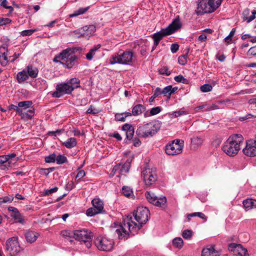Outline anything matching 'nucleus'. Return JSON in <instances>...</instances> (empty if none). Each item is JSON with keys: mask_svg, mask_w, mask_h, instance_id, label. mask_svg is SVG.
I'll use <instances>...</instances> for the list:
<instances>
[{"mask_svg": "<svg viewBox=\"0 0 256 256\" xmlns=\"http://www.w3.org/2000/svg\"><path fill=\"white\" fill-rule=\"evenodd\" d=\"M150 212L146 207L138 206L134 212L135 220L138 223L134 222L132 220L131 216H127L124 219L122 224L114 223L110 227V231L112 233L116 234L118 238H125L128 235L129 232L134 234L148 220Z\"/></svg>", "mask_w": 256, "mask_h": 256, "instance_id": "f257e3e1", "label": "nucleus"}, {"mask_svg": "<svg viewBox=\"0 0 256 256\" xmlns=\"http://www.w3.org/2000/svg\"><path fill=\"white\" fill-rule=\"evenodd\" d=\"M244 138L242 134H234L229 136L223 144L222 150L230 156H236L240 149Z\"/></svg>", "mask_w": 256, "mask_h": 256, "instance_id": "f03ea898", "label": "nucleus"}, {"mask_svg": "<svg viewBox=\"0 0 256 256\" xmlns=\"http://www.w3.org/2000/svg\"><path fill=\"white\" fill-rule=\"evenodd\" d=\"M78 50L76 48H68L64 50L58 55H56L54 62H60L65 68H71L75 64L76 62L78 59L75 52Z\"/></svg>", "mask_w": 256, "mask_h": 256, "instance_id": "7ed1b4c3", "label": "nucleus"}, {"mask_svg": "<svg viewBox=\"0 0 256 256\" xmlns=\"http://www.w3.org/2000/svg\"><path fill=\"white\" fill-rule=\"evenodd\" d=\"M182 27V24L178 18H175L172 22L166 28L162 29L160 31L152 35L154 40V48H156L162 38L170 35Z\"/></svg>", "mask_w": 256, "mask_h": 256, "instance_id": "20e7f679", "label": "nucleus"}, {"mask_svg": "<svg viewBox=\"0 0 256 256\" xmlns=\"http://www.w3.org/2000/svg\"><path fill=\"white\" fill-rule=\"evenodd\" d=\"M161 127V122L155 120L140 126L136 131V134L140 138H146L154 135Z\"/></svg>", "mask_w": 256, "mask_h": 256, "instance_id": "39448f33", "label": "nucleus"}, {"mask_svg": "<svg viewBox=\"0 0 256 256\" xmlns=\"http://www.w3.org/2000/svg\"><path fill=\"white\" fill-rule=\"evenodd\" d=\"M222 0H198L196 13L198 15L214 12L221 4Z\"/></svg>", "mask_w": 256, "mask_h": 256, "instance_id": "423d86ee", "label": "nucleus"}, {"mask_svg": "<svg viewBox=\"0 0 256 256\" xmlns=\"http://www.w3.org/2000/svg\"><path fill=\"white\" fill-rule=\"evenodd\" d=\"M134 56V53L131 51L120 50L111 56L109 63L112 65L116 64L130 65L133 62Z\"/></svg>", "mask_w": 256, "mask_h": 256, "instance_id": "0eeeda50", "label": "nucleus"}, {"mask_svg": "<svg viewBox=\"0 0 256 256\" xmlns=\"http://www.w3.org/2000/svg\"><path fill=\"white\" fill-rule=\"evenodd\" d=\"M184 146L183 140L176 139L166 146L165 152L169 156L178 155L182 152Z\"/></svg>", "mask_w": 256, "mask_h": 256, "instance_id": "6e6552de", "label": "nucleus"}, {"mask_svg": "<svg viewBox=\"0 0 256 256\" xmlns=\"http://www.w3.org/2000/svg\"><path fill=\"white\" fill-rule=\"evenodd\" d=\"M94 243L99 250L106 252L111 250L114 245L113 240L102 236H98Z\"/></svg>", "mask_w": 256, "mask_h": 256, "instance_id": "1a4fd4ad", "label": "nucleus"}, {"mask_svg": "<svg viewBox=\"0 0 256 256\" xmlns=\"http://www.w3.org/2000/svg\"><path fill=\"white\" fill-rule=\"evenodd\" d=\"M75 240L84 243L86 248H90L92 246V238L90 233L86 230H76L74 231Z\"/></svg>", "mask_w": 256, "mask_h": 256, "instance_id": "9d476101", "label": "nucleus"}, {"mask_svg": "<svg viewBox=\"0 0 256 256\" xmlns=\"http://www.w3.org/2000/svg\"><path fill=\"white\" fill-rule=\"evenodd\" d=\"M6 250L10 256H16L22 250L20 246L17 238L12 237L6 241Z\"/></svg>", "mask_w": 256, "mask_h": 256, "instance_id": "9b49d317", "label": "nucleus"}, {"mask_svg": "<svg viewBox=\"0 0 256 256\" xmlns=\"http://www.w3.org/2000/svg\"><path fill=\"white\" fill-rule=\"evenodd\" d=\"M56 90L52 92V96L55 98H60L64 94H69L72 92V89L68 82L58 83L56 88Z\"/></svg>", "mask_w": 256, "mask_h": 256, "instance_id": "f8f14e48", "label": "nucleus"}, {"mask_svg": "<svg viewBox=\"0 0 256 256\" xmlns=\"http://www.w3.org/2000/svg\"><path fill=\"white\" fill-rule=\"evenodd\" d=\"M142 176L146 186H150L155 183L157 180V175L155 169L146 168L142 172Z\"/></svg>", "mask_w": 256, "mask_h": 256, "instance_id": "ddd939ff", "label": "nucleus"}, {"mask_svg": "<svg viewBox=\"0 0 256 256\" xmlns=\"http://www.w3.org/2000/svg\"><path fill=\"white\" fill-rule=\"evenodd\" d=\"M145 196L148 202L156 206H162L166 204V198L165 196L158 198L150 192H146Z\"/></svg>", "mask_w": 256, "mask_h": 256, "instance_id": "4468645a", "label": "nucleus"}, {"mask_svg": "<svg viewBox=\"0 0 256 256\" xmlns=\"http://www.w3.org/2000/svg\"><path fill=\"white\" fill-rule=\"evenodd\" d=\"M244 154L248 156H256V137L246 142L245 147L242 150Z\"/></svg>", "mask_w": 256, "mask_h": 256, "instance_id": "2eb2a0df", "label": "nucleus"}, {"mask_svg": "<svg viewBox=\"0 0 256 256\" xmlns=\"http://www.w3.org/2000/svg\"><path fill=\"white\" fill-rule=\"evenodd\" d=\"M96 30L94 25L85 26L76 32L78 37H84L86 38L92 36Z\"/></svg>", "mask_w": 256, "mask_h": 256, "instance_id": "dca6fc26", "label": "nucleus"}, {"mask_svg": "<svg viewBox=\"0 0 256 256\" xmlns=\"http://www.w3.org/2000/svg\"><path fill=\"white\" fill-rule=\"evenodd\" d=\"M228 250L234 254L240 256H248L246 248H244L241 244L236 243H230L228 245Z\"/></svg>", "mask_w": 256, "mask_h": 256, "instance_id": "f3484780", "label": "nucleus"}, {"mask_svg": "<svg viewBox=\"0 0 256 256\" xmlns=\"http://www.w3.org/2000/svg\"><path fill=\"white\" fill-rule=\"evenodd\" d=\"M122 130L126 132V134L128 140H130L132 138L134 133V129L132 125L126 124L122 126Z\"/></svg>", "mask_w": 256, "mask_h": 256, "instance_id": "a211bd4d", "label": "nucleus"}, {"mask_svg": "<svg viewBox=\"0 0 256 256\" xmlns=\"http://www.w3.org/2000/svg\"><path fill=\"white\" fill-rule=\"evenodd\" d=\"M250 10L248 8L245 9L243 12H242V16H243V20L244 21H246L247 22L249 23L252 20H253L256 16L255 15L256 14V10H253L252 12V14L248 16L250 14Z\"/></svg>", "mask_w": 256, "mask_h": 256, "instance_id": "6ab92c4d", "label": "nucleus"}, {"mask_svg": "<svg viewBox=\"0 0 256 256\" xmlns=\"http://www.w3.org/2000/svg\"><path fill=\"white\" fill-rule=\"evenodd\" d=\"M10 166V162L8 161L6 155L0 156V169L8 170Z\"/></svg>", "mask_w": 256, "mask_h": 256, "instance_id": "aec40b11", "label": "nucleus"}, {"mask_svg": "<svg viewBox=\"0 0 256 256\" xmlns=\"http://www.w3.org/2000/svg\"><path fill=\"white\" fill-rule=\"evenodd\" d=\"M242 204L246 210L256 208V200L247 198L243 201Z\"/></svg>", "mask_w": 256, "mask_h": 256, "instance_id": "412c9836", "label": "nucleus"}, {"mask_svg": "<svg viewBox=\"0 0 256 256\" xmlns=\"http://www.w3.org/2000/svg\"><path fill=\"white\" fill-rule=\"evenodd\" d=\"M191 148L194 150L197 149L200 147L203 143V139L198 136H194L191 138Z\"/></svg>", "mask_w": 256, "mask_h": 256, "instance_id": "4be33fe9", "label": "nucleus"}, {"mask_svg": "<svg viewBox=\"0 0 256 256\" xmlns=\"http://www.w3.org/2000/svg\"><path fill=\"white\" fill-rule=\"evenodd\" d=\"M38 234L34 232L28 230L25 234V238L26 241L28 242L32 243L34 242L38 237Z\"/></svg>", "mask_w": 256, "mask_h": 256, "instance_id": "5701e85b", "label": "nucleus"}, {"mask_svg": "<svg viewBox=\"0 0 256 256\" xmlns=\"http://www.w3.org/2000/svg\"><path fill=\"white\" fill-rule=\"evenodd\" d=\"M34 114V108H31L28 110L26 112L22 110L20 112V116H21L22 119L24 120H28L31 119Z\"/></svg>", "mask_w": 256, "mask_h": 256, "instance_id": "b1692460", "label": "nucleus"}, {"mask_svg": "<svg viewBox=\"0 0 256 256\" xmlns=\"http://www.w3.org/2000/svg\"><path fill=\"white\" fill-rule=\"evenodd\" d=\"M202 256H218V252L216 251L212 246L208 248H204L202 250Z\"/></svg>", "mask_w": 256, "mask_h": 256, "instance_id": "393cba45", "label": "nucleus"}, {"mask_svg": "<svg viewBox=\"0 0 256 256\" xmlns=\"http://www.w3.org/2000/svg\"><path fill=\"white\" fill-rule=\"evenodd\" d=\"M92 204L98 212H102L104 209V204L102 200L100 198H96L92 200Z\"/></svg>", "mask_w": 256, "mask_h": 256, "instance_id": "a878e982", "label": "nucleus"}, {"mask_svg": "<svg viewBox=\"0 0 256 256\" xmlns=\"http://www.w3.org/2000/svg\"><path fill=\"white\" fill-rule=\"evenodd\" d=\"M100 47L101 44H100L94 46V47L90 50L89 52L86 54V59L88 60H92L94 56L96 54V52L100 48Z\"/></svg>", "mask_w": 256, "mask_h": 256, "instance_id": "bb28decb", "label": "nucleus"}, {"mask_svg": "<svg viewBox=\"0 0 256 256\" xmlns=\"http://www.w3.org/2000/svg\"><path fill=\"white\" fill-rule=\"evenodd\" d=\"M26 72H27V74H28V76H29L32 78H36L38 74V69L32 66H28L26 68Z\"/></svg>", "mask_w": 256, "mask_h": 256, "instance_id": "cd10ccee", "label": "nucleus"}, {"mask_svg": "<svg viewBox=\"0 0 256 256\" xmlns=\"http://www.w3.org/2000/svg\"><path fill=\"white\" fill-rule=\"evenodd\" d=\"M145 110V107L144 105L138 104L134 106L132 110V115L136 116L141 114L142 112Z\"/></svg>", "mask_w": 256, "mask_h": 256, "instance_id": "c85d7f7f", "label": "nucleus"}, {"mask_svg": "<svg viewBox=\"0 0 256 256\" xmlns=\"http://www.w3.org/2000/svg\"><path fill=\"white\" fill-rule=\"evenodd\" d=\"M178 90V87H172V86L169 85L162 90V93L164 95L168 94V98H170V95L174 93Z\"/></svg>", "mask_w": 256, "mask_h": 256, "instance_id": "c756f323", "label": "nucleus"}, {"mask_svg": "<svg viewBox=\"0 0 256 256\" xmlns=\"http://www.w3.org/2000/svg\"><path fill=\"white\" fill-rule=\"evenodd\" d=\"M28 76L26 70H23L22 72H18L16 76V80L19 84L24 82L26 80H28Z\"/></svg>", "mask_w": 256, "mask_h": 256, "instance_id": "7c9ffc66", "label": "nucleus"}, {"mask_svg": "<svg viewBox=\"0 0 256 256\" xmlns=\"http://www.w3.org/2000/svg\"><path fill=\"white\" fill-rule=\"evenodd\" d=\"M77 144L76 140L74 138H70L66 142L62 143V146H65L68 148H71L74 147Z\"/></svg>", "mask_w": 256, "mask_h": 256, "instance_id": "2f4dec72", "label": "nucleus"}, {"mask_svg": "<svg viewBox=\"0 0 256 256\" xmlns=\"http://www.w3.org/2000/svg\"><path fill=\"white\" fill-rule=\"evenodd\" d=\"M69 86L72 88V91L75 88H78L80 86V80L79 79L76 78H70L68 81L67 82Z\"/></svg>", "mask_w": 256, "mask_h": 256, "instance_id": "473e14b6", "label": "nucleus"}, {"mask_svg": "<svg viewBox=\"0 0 256 256\" xmlns=\"http://www.w3.org/2000/svg\"><path fill=\"white\" fill-rule=\"evenodd\" d=\"M32 104V101L26 100L20 102L18 103V106L22 112L26 110L27 108H30Z\"/></svg>", "mask_w": 256, "mask_h": 256, "instance_id": "72a5a7b5", "label": "nucleus"}, {"mask_svg": "<svg viewBox=\"0 0 256 256\" xmlns=\"http://www.w3.org/2000/svg\"><path fill=\"white\" fill-rule=\"evenodd\" d=\"M118 166H120V168H119V174H123L128 172L130 168L129 163H125L124 164H119Z\"/></svg>", "mask_w": 256, "mask_h": 256, "instance_id": "f704fd0d", "label": "nucleus"}, {"mask_svg": "<svg viewBox=\"0 0 256 256\" xmlns=\"http://www.w3.org/2000/svg\"><path fill=\"white\" fill-rule=\"evenodd\" d=\"M132 114L130 112H124L121 114H116L115 115V119L117 121L124 122L126 118L128 116H131Z\"/></svg>", "mask_w": 256, "mask_h": 256, "instance_id": "c9c22d12", "label": "nucleus"}, {"mask_svg": "<svg viewBox=\"0 0 256 256\" xmlns=\"http://www.w3.org/2000/svg\"><path fill=\"white\" fill-rule=\"evenodd\" d=\"M7 52H4L0 54V62L3 66L7 65L8 62Z\"/></svg>", "mask_w": 256, "mask_h": 256, "instance_id": "e433bc0d", "label": "nucleus"}, {"mask_svg": "<svg viewBox=\"0 0 256 256\" xmlns=\"http://www.w3.org/2000/svg\"><path fill=\"white\" fill-rule=\"evenodd\" d=\"M172 244L174 246L180 248H182L184 242L181 238L178 237L174 238L172 240Z\"/></svg>", "mask_w": 256, "mask_h": 256, "instance_id": "4c0bfd02", "label": "nucleus"}, {"mask_svg": "<svg viewBox=\"0 0 256 256\" xmlns=\"http://www.w3.org/2000/svg\"><path fill=\"white\" fill-rule=\"evenodd\" d=\"M122 193L128 198H130L133 195L132 190L130 187L126 186H124L122 187Z\"/></svg>", "mask_w": 256, "mask_h": 256, "instance_id": "58836bf2", "label": "nucleus"}, {"mask_svg": "<svg viewBox=\"0 0 256 256\" xmlns=\"http://www.w3.org/2000/svg\"><path fill=\"white\" fill-rule=\"evenodd\" d=\"M188 112L184 110V108H181L178 110L174 112L172 114V118H177L180 116L188 114Z\"/></svg>", "mask_w": 256, "mask_h": 256, "instance_id": "ea45409f", "label": "nucleus"}, {"mask_svg": "<svg viewBox=\"0 0 256 256\" xmlns=\"http://www.w3.org/2000/svg\"><path fill=\"white\" fill-rule=\"evenodd\" d=\"M174 80L176 82H182L184 84H188L189 83V80L185 78L182 75L180 74L178 76H176L174 78Z\"/></svg>", "mask_w": 256, "mask_h": 256, "instance_id": "a19ab883", "label": "nucleus"}, {"mask_svg": "<svg viewBox=\"0 0 256 256\" xmlns=\"http://www.w3.org/2000/svg\"><path fill=\"white\" fill-rule=\"evenodd\" d=\"M56 161L57 164H62L67 162V158L64 155L59 154L56 156Z\"/></svg>", "mask_w": 256, "mask_h": 256, "instance_id": "79ce46f5", "label": "nucleus"}, {"mask_svg": "<svg viewBox=\"0 0 256 256\" xmlns=\"http://www.w3.org/2000/svg\"><path fill=\"white\" fill-rule=\"evenodd\" d=\"M61 235L64 238H74V231H70L68 230H62L60 232Z\"/></svg>", "mask_w": 256, "mask_h": 256, "instance_id": "37998d69", "label": "nucleus"}, {"mask_svg": "<svg viewBox=\"0 0 256 256\" xmlns=\"http://www.w3.org/2000/svg\"><path fill=\"white\" fill-rule=\"evenodd\" d=\"M88 7L85 8H80L78 10L75 11L72 14H71L70 15V17H74L78 16V15L82 14L86 12L88 10Z\"/></svg>", "mask_w": 256, "mask_h": 256, "instance_id": "c03bdc74", "label": "nucleus"}, {"mask_svg": "<svg viewBox=\"0 0 256 256\" xmlns=\"http://www.w3.org/2000/svg\"><path fill=\"white\" fill-rule=\"evenodd\" d=\"M12 216L15 219V220L17 222H18L22 224H24V218L19 212L15 214H12Z\"/></svg>", "mask_w": 256, "mask_h": 256, "instance_id": "a18cd8bd", "label": "nucleus"}, {"mask_svg": "<svg viewBox=\"0 0 256 256\" xmlns=\"http://www.w3.org/2000/svg\"><path fill=\"white\" fill-rule=\"evenodd\" d=\"M188 54H184L180 56L178 58V62L180 64L184 66L187 63Z\"/></svg>", "mask_w": 256, "mask_h": 256, "instance_id": "49530a36", "label": "nucleus"}, {"mask_svg": "<svg viewBox=\"0 0 256 256\" xmlns=\"http://www.w3.org/2000/svg\"><path fill=\"white\" fill-rule=\"evenodd\" d=\"M13 199L12 196H6L0 198V204L6 202H11Z\"/></svg>", "mask_w": 256, "mask_h": 256, "instance_id": "de8ad7c7", "label": "nucleus"}, {"mask_svg": "<svg viewBox=\"0 0 256 256\" xmlns=\"http://www.w3.org/2000/svg\"><path fill=\"white\" fill-rule=\"evenodd\" d=\"M200 90L203 92H210L212 89V86L209 84H205L202 86L200 88Z\"/></svg>", "mask_w": 256, "mask_h": 256, "instance_id": "09e8293b", "label": "nucleus"}, {"mask_svg": "<svg viewBox=\"0 0 256 256\" xmlns=\"http://www.w3.org/2000/svg\"><path fill=\"white\" fill-rule=\"evenodd\" d=\"M99 213H100V212H98V210H96L94 208H92L88 209L86 212V215L89 216H94Z\"/></svg>", "mask_w": 256, "mask_h": 256, "instance_id": "8fccbe9b", "label": "nucleus"}, {"mask_svg": "<svg viewBox=\"0 0 256 256\" xmlns=\"http://www.w3.org/2000/svg\"><path fill=\"white\" fill-rule=\"evenodd\" d=\"M192 235V232L191 230H186L183 231L182 237L185 239H190Z\"/></svg>", "mask_w": 256, "mask_h": 256, "instance_id": "3c124183", "label": "nucleus"}, {"mask_svg": "<svg viewBox=\"0 0 256 256\" xmlns=\"http://www.w3.org/2000/svg\"><path fill=\"white\" fill-rule=\"evenodd\" d=\"M56 155L55 154H52L45 157V161L47 163L54 162L56 161Z\"/></svg>", "mask_w": 256, "mask_h": 256, "instance_id": "603ef678", "label": "nucleus"}, {"mask_svg": "<svg viewBox=\"0 0 256 256\" xmlns=\"http://www.w3.org/2000/svg\"><path fill=\"white\" fill-rule=\"evenodd\" d=\"M36 30V29L24 30L20 32V34L23 36H31Z\"/></svg>", "mask_w": 256, "mask_h": 256, "instance_id": "864d4df0", "label": "nucleus"}, {"mask_svg": "<svg viewBox=\"0 0 256 256\" xmlns=\"http://www.w3.org/2000/svg\"><path fill=\"white\" fill-rule=\"evenodd\" d=\"M158 72L160 74H165L166 76H169L171 73L167 66L162 67L159 70Z\"/></svg>", "mask_w": 256, "mask_h": 256, "instance_id": "5fc2aeb1", "label": "nucleus"}, {"mask_svg": "<svg viewBox=\"0 0 256 256\" xmlns=\"http://www.w3.org/2000/svg\"><path fill=\"white\" fill-rule=\"evenodd\" d=\"M86 175V173L84 170H81L79 171L76 176V183L79 182L80 180L84 177Z\"/></svg>", "mask_w": 256, "mask_h": 256, "instance_id": "6e6d98bb", "label": "nucleus"}, {"mask_svg": "<svg viewBox=\"0 0 256 256\" xmlns=\"http://www.w3.org/2000/svg\"><path fill=\"white\" fill-rule=\"evenodd\" d=\"M162 108L160 106H156L152 108L150 110V115L154 116L158 114L160 112Z\"/></svg>", "mask_w": 256, "mask_h": 256, "instance_id": "4d7b16f0", "label": "nucleus"}, {"mask_svg": "<svg viewBox=\"0 0 256 256\" xmlns=\"http://www.w3.org/2000/svg\"><path fill=\"white\" fill-rule=\"evenodd\" d=\"M58 190V188L56 186L54 188H50V189H47L44 190V196H48L49 194H52V193L56 192Z\"/></svg>", "mask_w": 256, "mask_h": 256, "instance_id": "13d9d810", "label": "nucleus"}, {"mask_svg": "<svg viewBox=\"0 0 256 256\" xmlns=\"http://www.w3.org/2000/svg\"><path fill=\"white\" fill-rule=\"evenodd\" d=\"M8 1L6 0H2L0 5L5 8L9 10L10 11H12L13 10V8L12 6H8Z\"/></svg>", "mask_w": 256, "mask_h": 256, "instance_id": "bf43d9fd", "label": "nucleus"}, {"mask_svg": "<svg viewBox=\"0 0 256 256\" xmlns=\"http://www.w3.org/2000/svg\"><path fill=\"white\" fill-rule=\"evenodd\" d=\"M11 20L8 18H0V26H4L10 24Z\"/></svg>", "mask_w": 256, "mask_h": 256, "instance_id": "052dcab7", "label": "nucleus"}, {"mask_svg": "<svg viewBox=\"0 0 256 256\" xmlns=\"http://www.w3.org/2000/svg\"><path fill=\"white\" fill-rule=\"evenodd\" d=\"M8 109L10 110H14L17 112L18 114H20V112H22V109L20 108L18 106H16L14 104H10L8 106Z\"/></svg>", "mask_w": 256, "mask_h": 256, "instance_id": "680f3d73", "label": "nucleus"}, {"mask_svg": "<svg viewBox=\"0 0 256 256\" xmlns=\"http://www.w3.org/2000/svg\"><path fill=\"white\" fill-rule=\"evenodd\" d=\"M179 49V45L177 44H172L170 46V50L172 53L174 54Z\"/></svg>", "mask_w": 256, "mask_h": 256, "instance_id": "e2e57ef3", "label": "nucleus"}, {"mask_svg": "<svg viewBox=\"0 0 256 256\" xmlns=\"http://www.w3.org/2000/svg\"><path fill=\"white\" fill-rule=\"evenodd\" d=\"M248 55L254 56L256 55V46L251 48L248 52Z\"/></svg>", "mask_w": 256, "mask_h": 256, "instance_id": "0e129e2a", "label": "nucleus"}, {"mask_svg": "<svg viewBox=\"0 0 256 256\" xmlns=\"http://www.w3.org/2000/svg\"><path fill=\"white\" fill-rule=\"evenodd\" d=\"M88 114H96L98 113V110L93 108L92 106H90L86 111Z\"/></svg>", "mask_w": 256, "mask_h": 256, "instance_id": "69168bd1", "label": "nucleus"}, {"mask_svg": "<svg viewBox=\"0 0 256 256\" xmlns=\"http://www.w3.org/2000/svg\"><path fill=\"white\" fill-rule=\"evenodd\" d=\"M74 187L75 186L74 182L70 181L68 182L66 186V189L68 190H70Z\"/></svg>", "mask_w": 256, "mask_h": 256, "instance_id": "338daca9", "label": "nucleus"}, {"mask_svg": "<svg viewBox=\"0 0 256 256\" xmlns=\"http://www.w3.org/2000/svg\"><path fill=\"white\" fill-rule=\"evenodd\" d=\"M162 94V90L160 88H156L154 92V97H158Z\"/></svg>", "mask_w": 256, "mask_h": 256, "instance_id": "774afa93", "label": "nucleus"}]
</instances>
